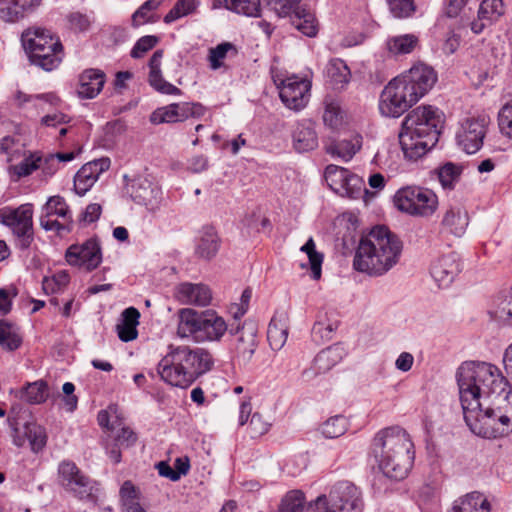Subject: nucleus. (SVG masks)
Listing matches in <instances>:
<instances>
[{
    "mask_svg": "<svg viewBox=\"0 0 512 512\" xmlns=\"http://www.w3.org/2000/svg\"><path fill=\"white\" fill-rule=\"evenodd\" d=\"M233 12L248 17L260 16L262 0H233Z\"/></svg>",
    "mask_w": 512,
    "mask_h": 512,
    "instance_id": "6e6d98bb",
    "label": "nucleus"
},
{
    "mask_svg": "<svg viewBox=\"0 0 512 512\" xmlns=\"http://www.w3.org/2000/svg\"><path fill=\"white\" fill-rule=\"evenodd\" d=\"M220 248V239L212 227L204 228L196 245V254L203 259L213 258Z\"/></svg>",
    "mask_w": 512,
    "mask_h": 512,
    "instance_id": "ea45409f",
    "label": "nucleus"
},
{
    "mask_svg": "<svg viewBox=\"0 0 512 512\" xmlns=\"http://www.w3.org/2000/svg\"><path fill=\"white\" fill-rule=\"evenodd\" d=\"M177 299L183 304L207 306L212 299V293L204 284L181 283L176 290Z\"/></svg>",
    "mask_w": 512,
    "mask_h": 512,
    "instance_id": "bb28decb",
    "label": "nucleus"
},
{
    "mask_svg": "<svg viewBox=\"0 0 512 512\" xmlns=\"http://www.w3.org/2000/svg\"><path fill=\"white\" fill-rule=\"evenodd\" d=\"M139 318L140 312L134 307L126 308L122 312L120 323L116 326L120 340L123 342H129L137 337Z\"/></svg>",
    "mask_w": 512,
    "mask_h": 512,
    "instance_id": "4c0bfd02",
    "label": "nucleus"
},
{
    "mask_svg": "<svg viewBox=\"0 0 512 512\" xmlns=\"http://www.w3.org/2000/svg\"><path fill=\"white\" fill-rule=\"evenodd\" d=\"M390 13L399 19L409 18L411 17L415 10L416 6L414 0H386Z\"/></svg>",
    "mask_w": 512,
    "mask_h": 512,
    "instance_id": "603ef678",
    "label": "nucleus"
},
{
    "mask_svg": "<svg viewBox=\"0 0 512 512\" xmlns=\"http://www.w3.org/2000/svg\"><path fill=\"white\" fill-rule=\"evenodd\" d=\"M324 177L331 190L340 196L356 198L360 193L362 180L346 168L328 165Z\"/></svg>",
    "mask_w": 512,
    "mask_h": 512,
    "instance_id": "f3484780",
    "label": "nucleus"
},
{
    "mask_svg": "<svg viewBox=\"0 0 512 512\" xmlns=\"http://www.w3.org/2000/svg\"><path fill=\"white\" fill-rule=\"evenodd\" d=\"M396 208L414 217H430L438 209V197L430 189L408 185L397 190L394 195Z\"/></svg>",
    "mask_w": 512,
    "mask_h": 512,
    "instance_id": "6e6552de",
    "label": "nucleus"
},
{
    "mask_svg": "<svg viewBox=\"0 0 512 512\" xmlns=\"http://www.w3.org/2000/svg\"><path fill=\"white\" fill-rule=\"evenodd\" d=\"M205 113V108L200 103L179 102L172 103L155 109L150 115L153 124L183 122L188 118H199Z\"/></svg>",
    "mask_w": 512,
    "mask_h": 512,
    "instance_id": "dca6fc26",
    "label": "nucleus"
},
{
    "mask_svg": "<svg viewBox=\"0 0 512 512\" xmlns=\"http://www.w3.org/2000/svg\"><path fill=\"white\" fill-rule=\"evenodd\" d=\"M7 424L12 443L16 447L21 448L28 443L30 450L36 454L46 447L48 440L46 429L36 421L23 422L20 417L9 415Z\"/></svg>",
    "mask_w": 512,
    "mask_h": 512,
    "instance_id": "9b49d317",
    "label": "nucleus"
},
{
    "mask_svg": "<svg viewBox=\"0 0 512 512\" xmlns=\"http://www.w3.org/2000/svg\"><path fill=\"white\" fill-rule=\"evenodd\" d=\"M489 119L487 116L465 119L457 132V143L467 154H474L483 146Z\"/></svg>",
    "mask_w": 512,
    "mask_h": 512,
    "instance_id": "2eb2a0df",
    "label": "nucleus"
},
{
    "mask_svg": "<svg viewBox=\"0 0 512 512\" xmlns=\"http://www.w3.org/2000/svg\"><path fill=\"white\" fill-rule=\"evenodd\" d=\"M443 113L431 105L418 106L403 119L399 143L405 159L417 161L436 145L443 126Z\"/></svg>",
    "mask_w": 512,
    "mask_h": 512,
    "instance_id": "f03ea898",
    "label": "nucleus"
},
{
    "mask_svg": "<svg viewBox=\"0 0 512 512\" xmlns=\"http://www.w3.org/2000/svg\"><path fill=\"white\" fill-rule=\"evenodd\" d=\"M41 0H0V19L14 23L40 5Z\"/></svg>",
    "mask_w": 512,
    "mask_h": 512,
    "instance_id": "c756f323",
    "label": "nucleus"
},
{
    "mask_svg": "<svg viewBox=\"0 0 512 512\" xmlns=\"http://www.w3.org/2000/svg\"><path fill=\"white\" fill-rule=\"evenodd\" d=\"M237 52L236 47L230 42H223L209 51V62L212 69H219L223 65L229 51Z\"/></svg>",
    "mask_w": 512,
    "mask_h": 512,
    "instance_id": "5fc2aeb1",
    "label": "nucleus"
},
{
    "mask_svg": "<svg viewBox=\"0 0 512 512\" xmlns=\"http://www.w3.org/2000/svg\"><path fill=\"white\" fill-rule=\"evenodd\" d=\"M305 494L301 490H290L281 499L278 512H304Z\"/></svg>",
    "mask_w": 512,
    "mask_h": 512,
    "instance_id": "de8ad7c7",
    "label": "nucleus"
},
{
    "mask_svg": "<svg viewBox=\"0 0 512 512\" xmlns=\"http://www.w3.org/2000/svg\"><path fill=\"white\" fill-rule=\"evenodd\" d=\"M417 102L416 93L411 92L397 76L381 92L379 111L385 117L398 118Z\"/></svg>",
    "mask_w": 512,
    "mask_h": 512,
    "instance_id": "9d476101",
    "label": "nucleus"
},
{
    "mask_svg": "<svg viewBox=\"0 0 512 512\" xmlns=\"http://www.w3.org/2000/svg\"><path fill=\"white\" fill-rule=\"evenodd\" d=\"M418 45L419 38L415 34L392 36L386 40L388 52L395 57L412 53Z\"/></svg>",
    "mask_w": 512,
    "mask_h": 512,
    "instance_id": "58836bf2",
    "label": "nucleus"
},
{
    "mask_svg": "<svg viewBox=\"0 0 512 512\" xmlns=\"http://www.w3.org/2000/svg\"><path fill=\"white\" fill-rule=\"evenodd\" d=\"M269 428L270 424L263 420L261 414L257 412L252 414L249 422V429L253 437H259L266 434L269 431Z\"/></svg>",
    "mask_w": 512,
    "mask_h": 512,
    "instance_id": "69168bd1",
    "label": "nucleus"
},
{
    "mask_svg": "<svg viewBox=\"0 0 512 512\" xmlns=\"http://www.w3.org/2000/svg\"><path fill=\"white\" fill-rule=\"evenodd\" d=\"M348 428V419L343 415H335L321 424L320 432L325 438L334 439L344 435Z\"/></svg>",
    "mask_w": 512,
    "mask_h": 512,
    "instance_id": "a18cd8bd",
    "label": "nucleus"
},
{
    "mask_svg": "<svg viewBox=\"0 0 512 512\" xmlns=\"http://www.w3.org/2000/svg\"><path fill=\"white\" fill-rule=\"evenodd\" d=\"M464 420L470 430L487 439H496L512 433V391H508L493 406L463 408Z\"/></svg>",
    "mask_w": 512,
    "mask_h": 512,
    "instance_id": "423d86ee",
    "label": "nucleus"
},
{
    "mask_svg": "<svg viewBox=\"0 0 512 512\" xmlns=\"http://www.w3.org/2000/svg\"><path fill=\"white\" fill-rule=\"evenodd\" d=\"M498 125L503 135L512 136V99L500 109Z\"/></svg>",
    "mask_w": 512,
    "mask_h": 512,
    "instance_id": "bf43d9fd",
    "label": "nucleus"
},
{
    "mask_svg": "<svg viewBox=\"0 0 512 512\" xmlns=\"http://www.w3.org/2000/svg\"><path fill=\"white\" fill-rule=\"evenodd\" d=\"M230 325L213 310L202 312V320L197 342L220 341L229 332Z\"/></svg>",
    "mask_w": 512,
    "mask_h": 512,
    "instance_id": "b1692460",
    "label": "nucleus"
},
{
    "mask_svg": "<svg viewBox=\"0 0 512 512\" xmlns=\"http://www.w3.org/2000/svg\"><path fill=\"white\" fill-rule=\"evenodd\" d=\"M462 269L457 253L450 252L434 259L430 265V275L440 288L449 287Z\"/></svg>",
    "mask_w": 512,
    "mask_h": 512,
    "instance_id": "412c9836",
    "label": "nucleus"
},
{
    "mask_svg": "<svg viewBox=\"0 0 512 512\" xmlns=\"http://www.w3.org/2000/svg\"><path fill=\"white\" fill-rule=\"evenodd\" d=\"M399 77L411 92L416 93L418 101L432 89L437 81L434 69L422 63L412 66Z\"/></svg>",
    "mask_w": 512,
    "mask_h": 512,
    "instance_id": "aec40b11",
    "label": "nucleus"
},
{
    "mask_svg": "<svg viewBox=\"0 0 512 512\" xmlns=\"http://www.w3.org/2000/svg\"><path fill=\"white\" fill-rule=\"evenodd\" d=\"M229 353L233 361L246 365L252 359L258 346V326L252 320L230 324Z\"/></svg>",
    "mask_w": 512,
    "mask_h": 512,
    "instance_id": "1a4fd4ad",
    "label": "nucleus"
},
{
    "mask_svg": "<svg viewBox=\"0 0 512 512\" xmlns=\"http://www.w3.org/2000/svg\"><path fill=\"white\" fill-rule=\"evenodd\" d=\"M159 42V38L154 35H146L142 36L137 40L135 45L131 50V57L134 59L142 58L148 51L153 49L157 43Z\"/></svg>",
    "mask_w": 512,
    "mask_h": 512,
    "instance_id": "13d9d810",
    "label": "nucleus"
},
{
    "mask_svg": "<svg viewBox=\"0 0 512 512\" xmlns=\"http://www.w3.org/2000/svg\"><path fill=\"white\" fill-rule=\"evenodd\" d=\"M37 47L39 51L28 56L29 62L32 65L47 72L55 70L60 66L64 57L62 43L53 46L47 45L46 48Z\"/></svg>",
    "mask_w": 512,
    "mask_h": 512,
    "instance_id": "c85d7f7f",
    "label": "nucleus"
},
{
    "mask_svg": "<svg viewBox=\"0 0 512 512\" xmlns=\"http://www.w3.org/2000/svg\"><path fill=\"white\" fill-rule=\"evenodd\" d=\"M18 397L29 404H40L48 397V385L43 380L28 383L18 392Z\"/></svg>",
    "mask_w": 512,
    "mask_h": 512,
    "instance_id": "79ce46f5",
    "label": "nucleus"
},
{
    "mask_svg": "<svg viewBox=\"0 0 512 512\" xmlns=\"http://www.w3.org/2000/svg\"><path fill=\"white\" fill-rule=\"evenodd\" d=\"M341 110L339 106L334 103L326 105L323 113V121L325 125L330 128H336L341 123Z\"/></svg>",
    "mask_w": 512,
    "mask_h": 512,
    "instance_id": "e2e57ef3",
    "label": "nucleus"
},
{
    "mask_svg": "<svg viewBox=\"0 0 512 512\" xmlns=\"http://www.w3.org/2000/svg\"><path fill=\"white\" fill-rule=\"evenodd\" d=\"M162 58L163 50H156L151 56L148 63L150 69L148 76L149 84L159 93L166 95H181L182 91L178 87L163 78L161 73Z\"/></svg>",
    "mask_w": 512,
    "mask_h": 512,
    "instance_id": "a878e982",
    "label": "nucleus"
},
{
    "mask_svg": "<svg viewBox=\"0 0 512 512\" xmlns=\"http://www.w3.org/2000/svg\"><path fill=\"white\" fill-rule=\"evenodd\" d=\"M69 28L74 32H87L95 21L94 13L71 12L67 15Z\"/></svg>",
    "mask_w": 512,
    "mask_h": 512,
    "instance_id": "8fccbe9b",
    "label": "nucleus"
},
{
    "mask_svg": "<svg viewBox=\"0 0 512 512\" xmlns=\"http://www.w3.org/2000/svg\"><path fill=\"white\" fill-rule=\"evenodd\" d=\"M301 251L305 252L309 259L312 278L318 280L322 273L323 254L316 251V246L313 238H309L307 242L301 247Z\"/></svg>",
    "mask_w": 512,
    "mask_h": 512,
    "instance_id": "09e8293b",
    "label": "nucleus"
},
{
    "mask_svg": "<svg viewBox=\"0 0 512 512\" xmlns=\"http://www.w3.org/2000/svg\"><path fill=\"white\" fill-rule=\"evenodd\" d=\"M22 344L19 328L6 321H0V345L10 351L18 349Z\"/></svg>",
    "mask_w": 512,
    "mask_h": 512,
    "instance_id": "49530a36",
    "label": "nucleus"
},
{
    "mask_svg": "<svg viewBox=\"0 0 512 512\" xmlns=\"http://www.w3.org/2000/svg\"><path fill=\"white\" fill-rule=\"evenodd\" d=\"M504 13L502 0H483L479 6L478 17L497 20Z\"/></svg>",
    "mask_w": 512,
    "mask_h": 512,
    "instance_id": "864d4df0",
    "label": "nucleus"
},
{
    "mask_svg": "<svg viewBox=\"0 0 512 512\" xmlns=\"http://www.w3.org/2000/svg\"><path fill=\"white\" fill-rule=\"evenodd\" d=\"M293 147L299 153L314 150L318 146L315 123L311 120L298 122L293 130Z\"/></svg>",
    "mask_w": 512,
    "mask_h": 512,
    "instance_id": "cd10ccee",
    "label": "nucleus"
},
{
    "mask_svg": "<svg viewBox=\"0 0 512 512\" xmlns=\"http://www.w3.org/2000/svg\"><path fill=\"white\" fill-rule=\"evenodd\" d=\"M213 366L214 358L209 350L171 344L157 365V374L165 383L186 389L199 377L211 371Z\"/></svg>",
    "mask_w": 512,
    "mask_h": 512,
    "instance_id": "7ed1b4c3",
    "label": "nucleus"
},
{
    "mask_svg": "<svg viewBox=\"0 0 512 512\" xmlns=\"http://www.w3.org/2000/svg\"><path fill=\"white\" fill-rule=\"evenodd\" d=\"M310 88L311 84L308 80L291 76L281 82L279 96L286 107L300 110L308 102Z\"/></svg>",
    "mask_w": 512,
    "mask_h": 512,
    "instance_id": "6ab92c4d",
    "label": "nucleus"
},
{
    "mask_svg": "<svg viewBox=\"0 0 512 512\" xmlns=\"http://www.w3.org/2000/svg\"><path fill=\"white\" fill-rule=\"evenodd\" d=\"M288 317L282 313L274 315L268 325L267 339L273 350H280L286 343L288 338Z\"/></svg>",
    "mask_w": 512,
    "mask_h": 512,
    "instance_id": "f704fd0d",
    "label": "nucleus"
},
{
    "mask_svg": "<svg viewBox=\"0 0 512 512\" xmlns=\"http://www.w3.org/2000/svg\"><path fill=\"white\" fill-rule=\"evenodd\" d=\"M361 490L349 481H340L328 495H320L310 502L306 512H363Z\"/></svg>",
    "mask_w": 512,
    "mask_h": 512,
    "instance_id": "0eeeda50",
    "label": "nucleus"
},
{
    "mask_svg": "<svg viewBox=\"0 0 512 512\" xmlns=\"http://www.w3.org/2000/svg\"><path fill=\"white\" fill-rule=\"evenodd\" d=\"M127 193L140 205H149L157 199L159 189L147 178L138 176L126 183Z\"/></svg>",
    "mask_w": 512,
    "mask_h": 512,
    "instance_id": "7c9ffc66",
    "label": "nucleus"
},
{
    "mask_svg": "<svg viewBox=\"0 0 512 512\" xmlns=\"http://www.w3.org/2000/svg\"><path fill=\"white\" fill-rule=\"evenodd\" d=\"M105 73L100 69H86L79 76L77 93L82 99H92L103 89Z\"/></svg>",
    "mask_w": 512,
    "mask_h": 512,
    "instance_id": "2f4dec72",
    "label": "nucleus"
},
{
    "mask_svg": "<svg viewBox=\"0 0 512 512\" xmlns=\"http://www.w3.org/2000/svg\"><path fill=\"white\" fill-rule=\"evenodd\" d=\"M345 356V350L341 345H332L320 351L314 358L311 366L302 373L306 381H311L321 374L330 371Z\"/></svg>",
    "mask_w": 512,
    "mask_h": 512,
    "instance_id": "4be33fe9",
    "label": "nucleus"
},
{
    "mask_svg": "<svg viewBox=\"0 0 512 512\" xmlns=\"http://www.w3.org/2000/svg\"><path fill=\"white\" fill-rule=\"evenodd\" d=\"M262 3L274 11L278 17H286L291 14L300 0H262Z\"/></svg>",
    "mask_w": 512,
    "mask_h": 512,
    "instance_id": "4d7b16f0",
    "label": "nucleus"
},
{
    "mask_svg": "<svg viewBox=\"0 0 512 512\" xmlns=\"http://www.w3.org/2000/svg\"><path fill=\"white\" fill-rule=\"evenodd\" d=\"M1 218L2 223L10 227L18 238L17 246L21 250L29 248L33 241V205L27 203L15 209H3Z\"/></svg>",
    "mask_w": 512,
    "mask_h": 512,
    "instance_id": "4468645a",
    "label": "nucleus"
},
{
    "mask_svg": "<svg viewBox=\"0 0 512 512\" xmlns=\"http://www.w3.org/2000/svg\"><path fill=\"white\" fill-rule=\"evenodd\" d=\"M202 320V312L184 308L179 311V322L177 326V335L180 338L192 337L196 342L199 335Z\"/></svg>",
    "mask_w": 512,
    "mask_h": 512,
    "instance_id": "72a5a7b5",
    "label": "nucleus"
},
{
    "mask_svg": "<svg viewBox=\"0 0 512 512\" xmlns=\"http://www.w3.org/2000/svg\"><path fill=\"white\" fill-rule=\"evenodd\" d=\"M137 439V434L130 427H122L116 434L114 441L119 446L128 448L133 446Z\"/></svg>",
    "mask_w": 512,
    "mask_h": 512,
    "instance_id": "338daca9",
    "label": "nucleus"
},
{
    "mask_svg": "<svg viewBox=\"0 0 512 512\" xmlns=\"http://www.w3.org/2000/svg\"><path fill=\"white\" fill-rule=\"evenodd\" d=\"M119 493L122 507L130 503L137 502L140 498L138 488L131 481H125L122 484Z\"/></svg>",
    "mask_w": 512,
    "mask_h": 512,
    "instance_id": "680f3d73",
    "label": "nucleus"
},
{
    "mask_svg": "<svg viewBox=\"0 0 512 512\" xmlns=\"http://www.w3.org/2000/svg\"><path fill=\"white\" fill-rule=\"evenodd\" d=\"M358 149L359 148H357L352 141L343 140L334 145L332 153L337 154L345 161H349L356 154Z\"/></svg>",
    "mask_w": 512,
    "mask_h": 512,
    "instance_id": "0e129e2a",
    "label": "nucleus"
},
{
    "mask_svg": "<svg viewBox=\"0 0 512 512\" xmlns=\"http://www.w3.org/2000/svg\"><path fill=\"white\" fill-rule=\"evenodd\" d=\"M40 157L33 155L24 158L19 164L14 166V172L18 177H26L32 174L35 170L40 168Z\"/></svg>",
    "mask_w": 512,
    "mask_h": 512,
    "instance_id": "052dcab7",
    "label": "nucleus"
},
{
    "mask_svg": "<svg viewBox=\"0 0 512 512\" xmlns=\"http://www.w3.org/2000/svg\"><path fill=\"white\" fill-rule=\"evenodd\" d=\"M490 318L504 325H512V288L495 300L489 309Z\"/></svg>",
    "mask_w": 512,
    "mask_h": 512,
    "instance_id": "a19ab883",
    "label": "nucleus"
},
{
    "mask_svg": "<svg viewBox=\"0 0 512 512\" xmlns=\"http://www.w3.org/2000/svg\"><path fill=\"white\" fill-rule=\"evenodd\" d=\"M413 447L409 434L399 426L380 430L371 445L383 474L397 481L403 480L412 467Z\"/></svg>",
    "mask_w": 512,
    "mask_h": 512,
    "instance_id": "39448f33",
    "label": "nucleus"
},
{
    "mask_svg": "<svg viewBox=\"0 0 512 512\" xmlns=\"http://www.w3.org/2000/svg\"><path fill=\"white\" fill-rule=\"evenodd\" d=\"M110 159L103 157L84 164L74 176V190L79 196L85 195L99 176L110 168Z\"/></svg>",
    "mask_w": 512,
    "mask_h": 512,
    "instance_id": "5701e85b",
    "label": "nucleus"
},
{
    "mask_svg": "<svg viewBox=\"0 0 512 512\" xmlns=\"http://www.w3.org/2000/svg\"><path fill=\"white\" fill-rule=\"evenodd\" d=\"M21 42L27 57L39 51L37 46L46 48L47 45L53 46L61 43L58 36L42 27H29L24 30L21 34Z\"/></svg>",
    "mask_w": 512,
    "mask_h": 512,
    "instance_id": "393cba45",
    "label": "nucleus"
},
{
    "mask_svg": "<svg viewBox=\"0 0 512 512\" xmlns=\"http://www.w3.org/2000/svg\"><path fill=\"white\" fill-rule=\"evenodd\" d=\"M200 6V0H176L170 11L164 16L163 21L171 24L176 20L196 14Z\"/></svg>",
    "mask_w": 512,
    "mask_h": 512,
    "instance_id": "c03bdc74",
    "label": "nucleus"
},
{
    "mask_svg": "<svg viewBox=\"0 0 512 512\" xmlns=\"http://www.w3.org/2000/svg\"><path fill=\"white\" fill-rule=\"evenodd\" d=\"M469 224L467 211L461 205H451L444 213L441 225L451 234L462 236Z\"/></svg>",
    "mask_w": 512,
    "mask_h": 512,
    "instance_id": "473e14b6",
    "label": "nucleus"
},
{
    "mask_svg": "<svg viewBox=\"0 0 512 512\" xmlns=\"http://www.w3.org/2000/svg\"><path fill=\"white\" fill-rule=\"evenodd\" d=\"M462 168L459 165L448 162L438 170V179L444 189H453L458 182Z\"/></svg>",
    "mask_w": 512,
    "mask_h": 512,
    "instance_id": "3c124183",
    "label": "nucleus"
},
{
    "mask_svg": "<svg viewBox=\"0 0 512 512\" xmlns=\"http://www.w3.org/2000/svg\"><path fill=\"white\" fill-rule=\"evenodd\" d=\"M326 77L333 89L340 90L350 82L351 71L344 60L333 58L326 66Z\"/></svg>",
    "mask_w": 512,
    "mask_h": 512,
    "instance_id": "c9c22d12",
    "label": "nucleus"
},
{
    "mask_svg": "<svg viewBox=\"0 0 512 512\" xmlns=\"http://www.w3.org/2000/svg\"><path fill=\"white\" fill-rule=\"evenodd\" d=\"M40 226L45 231L58 235L70 233L73 229L72 212L66 200L60 195L50 196L41 208Z\"/></svg>",
    "mask_w": 512,
    "mask_h": 512,
    "instance_id": "f8f14e48",
    "label": "nucleus"
},
{
    "mask_svg": "<svg viewBox=\"0 0 512 512\" xmlns=\"http://www.w3.org/2000/svg\"><path fill=\"white\" fill-rule=\"evenodd\" d=\"M63 393L66 395L63 398L66 410L73 412L77 408L78 398L73 394L75 385L71 382H65L62 387Z\"/></svg>",
    "mask_w": 512,
    "mask_h": 512,
    "instance_id": "774afa93",
    "label": "nucleus"
},
{
    "mask_svg": "<svg viewBox=\"0 0 512 512\" xmlns=\"http://www.w3.org/2000/svg\"><path fill=\"white\" fill-rule=\"evenodd\" d=\"M292 25L302 34L308 37L316 36L318 26L313 13L306 8L296 5L295 9L289 14Z\"/></svg>",
    "mask_w": 512,
    "mask_h": 512,
    "instance_id": "e433bc0d",
    "label": "nucleus"
},
{
    "mask_svg": "<svg viewBox=\"0 0 512 512\" xmlns=\"http://www.w3.org/2000/svg\"><path fill=\"white\" fill-rule=\"evenodd\" d=\"M62 487L81 500H95L97 483L82 473L72 461H62L58 467Z\"/></svg>",
    "mask_w": 512,
    "mask_h": 512,
    "instance_id": "ddd939ff",
    "label": "nucleus"
},
{
    "mask_svg": "<svg viewBox=\"0 0 512 512\" xmlns=\"http://www.w3.org/2000/svg\"><path fill=\"white\" fill-rule=\"evenodd\" d=\"M161 0H147L145 1L132 15V26L137 28L147 23H155L158 21V16L154 14L159 6Z\"/></svg>",
    "mask_w": 512,
    "mask_h": 512,
    "instance_id": "37998d69",
    "label": "nucleus"
},
{
    "mask_svg": "<svg viewBox=\"0 0 512 512\" xmlns=\"http://www.w3.org/2000/svg\"><path fill=\"white\" fill-rule=\"evenodd\" d=\"M65 258L72 266L92 271L102 262L100 244L97 239L90 238L81 245H71L66 250Z\"/></svg>",
    "mask_w": 512,
    "mask_h": 512,
    "instance_id": "a211bd4d",
    "label": "nucleus"
},
{
    "mask_svg": "<svg viewBox=\"0 0 512 512\" xmlns=\"http://www.w3.org/2000/svg\"><path fill=\"white\" fill-rule=\"evenodd\" d=\"M402 241L388 227L378 225L360 239L353 268L369 276H382L399 261Z\"/></svg>",
    "mask_w": 512,
    "mask_h": 512,
    "instance_id": "f257e3e1",
    "label": "nucleus"
},
{
    "mask_svg": "<svg viewBox=\"0 0 512 512\" xmlns=\"http://www.w3.org/2000/svg\"><path fill=\"white\" fill-rule=\"evenodd\" d=\"M462 409L476 407L481 399L495 395L496 400L502 399L511 386L499 368L486 362H464L457 370Z\"/></svg>",
    "mask_w": 512,
    "mask_h": 512,
    "instance_id": "20e7f679",
    "label": "nucleus"
}]
</instances>
